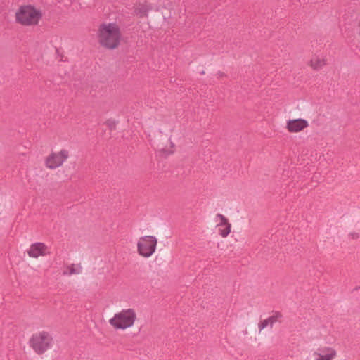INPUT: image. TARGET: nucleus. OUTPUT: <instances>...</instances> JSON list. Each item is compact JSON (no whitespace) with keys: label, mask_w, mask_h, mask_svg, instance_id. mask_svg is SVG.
I'll use <instances>...</instances> for the list:
<instances>
[{"label":"nucleus","mask_w":360,"mask_h":360,"mask_svg":"<svg viewBox=\"0 0 360 360\" xmlns=\"http://www.w3.org/2000/svg\"><path fill=\"white\" fill-rule=\"evenodd\" d=\"M99 42L109 49H115L120 44L121 34L115 23L103 24L99 28Z\"/></svg>","instance_id":"1"},{"label":"nucleus","mask_w":360,"mask_h":360,"mask_svg":"<svg viewBox=\"0 0 360 360\" xmlns=\"http://www.w3.org/2000/svg\"><path fill=\"white\" fill-rule=\"evenodd\" d=\"M174 130V123L167 124L163 122L161 131L162 147L160 150L162 156L168 157L176 151V145L172 139Z\"/></svg>","instance_id":"2"},{"label":"nucleus","mask_w":360,"mask_h":360,"mask_svg":"<svg viewBox=\"0 0 360 360\" xmlns=\"http://www.w3.org/2000/svg\"><path fill=\"white\" fill-rule=\"evenodd\" d=\"M136 319V314L133 309H123L117 313L109 320V323L116 329L124 330L132 326Z\"/></svg>","instance_id":"3"},{"label":"nucleus","mask_w":360,"mask_h":360,"mask_svg":"<svg viewBox=\"0 0 360 360\" xmlns=\"http://www.w3.org/2000/svg\"><path fill=\"white\" fill-rule=\"evenodd\" d=\"M41 14L32 6H22L16 13V20L24 25H32L38 23Z\"/></svg>","instance_id":"4"},{"label":"nucleus","mask_w":360,"mask_h":360,"mask_svg":"<svg viewBox=\"0 0 360 360\" xmlns=\"http://www.w3.org/2000/svg\"><path fill=\"white\" fill-rule=\"evenodd\" d=\"M52 341V336L44 331L33 335L30 345L37 354H42L51 347Z\"/></svg>","instance_id":"5"},{"label":"nucleus","mask_w":360,"mask_h":360,"mask_svg":"<svg viewBox=\"0 0 360 360\" xmlns=\"http://www.w3.org/2000/svg\"><path fill=\"white\" fill-rule=\"evenodd\" d=\"M156 244L157 240L154 236L141 238L137 244L138 251L141 255L148 257L155 252Z\"/></svg>","instance_id":"6"},{"label":"nucleus","mask_w":360,"mask_h":360,"mask_svg":"<svg viewBox=\"0 0 360 360\" xmlns=\"http://www.w3.org/2000/svg\"><path fill=\"white\" fill-rule=\"evenodd\" d=\"M69 151L63 149L58 153H51L46 159V166L51 169L61 166L63 162L69 158Z\"/></svg>","instance_id":"7"},{"label":"nucleus","mask_w":360,"mask_h":360,"mask_svg":"<svg viewBox=\"0 0 360 360\" xmlns=\"http://www.w3.org/2000/svg\"><path fill=\"white\" fill-rule=\"evenodd\" d=\"M311 356L313 360H335L338 352L333 347L325 346L314 351Z\"/></svg>","instance_id":"8"},{"label":"nucleus","mask_w":360,"mask_h":360,"mask_svg":"<svg viewBox=\"0 0 360 360\" xmlns=\"http://www.w3.org/2000/svg\"><path fill=\"white\" fill-rule=\"evenodd\" d=\"M309 126V122L303 118L290 119L285 123V129L290 134L302 132Z\"/></svg>","instance_id":"9"},{"label":"nucleus","mask_w":360,"mask_h":360,"mask_svg":"<svg viewBox=\"0 0 360 360\" xmlns=\"http://www.w3.org/2000/svg\"><path fill=\"white\" fill-rule=\"evenodd\" d=\"M215 221L219 235L223 238H226L231 233V224L228 219L224 215L218 214L215 216Z\"/></svg>","instance_id":"10"},{"label":"nucleus","mask_w":360,"mask_h":360,"mask_svg":"<svg viewBox=\"0 0 360 360\" xmlns=\"http://www.w3.org/2000/svg\"><path fill=\"white\" fill-rule=\"evenodd\" d=\"M47 247L42 243H36L31 245L27 254L30 257L37 258L39 256L47 255Z\"/></svg>","instance_id":"11"},{"label":"nucleus","mask_w":360,"mask_h":360,"mask_svg":"<svg viewBox=\"0 0 360 360\" xmlns=\"http://www.w3.org/2000/svg\"><path fill=\"white\" fill-rule=\"evenodd\" d=\"M309 67L314 70H319L326 65V60L321 56H314L307 63Z\"/></svg>","instance_id":"12"},{"label":"nucleus","mask_w":360,"mask_h":360,"mask_svg":"<svg viewBox=\"0 0 360 360\" xmlns=\"http://www.w3.org/2000/svg\"><path fill=\"white\" fill-rule=\"evenodd\" d=\"M67 271L63 272L64 275H72V274H79L81 272L82 267L79 266L78 268H75L74 265L68 266Z\"/></svg>","instance_id":"13"},{"label":"nucleus","mask_w":360,"mask_h":360,"mask_svg":"<svg viewBox=\"0 0 360 360\" xmlns=\"http://www.w3.org/2000/svg\"><path fill=\"white\" fill-rule=\"evenodd\" d=\"M282 316L280 313H276L275 314L269 317L270 321V326L272 327L274 323L280 321Z\"/></svg>","instance_id":"14"},{"label":"nucleus","mask_w":360,"mask_h":360,"mask_svg":"<svg viewBox=\"0 0 360 360\" xmlns=\"http://www.w3.org/2000/svg\"><path fill=\"white\" fill-rule=\"evenodd\" d=\"M270 326V321L269 319V318H267L266 319H264V321H262L259 325V328L260 330H262L265 328H266L267 326Z\"/></svg>","instance_id":"15"},{"label":"nucleus","mask_w":360,"mask_h":360,"mask_svg":"<svg viewBox=\"0 0 360 360\" xmlns=\"http://www.w3.org/2000/svg\"><path fill=\"white\" fill-rule=\"evenodd\" d=\"M106 124L108 125V127L110 129H115V125H116V123L115 121H112V120H108L106 122Z\"/></svg>","instance_id":"16"},{"label":"nucleus","mask_w":360,"mask_h":360,"mask_svg":"<svg viewBox=\"0 0 360 360\" xmlns=\"http://www.w3.org/2000/svg\"><path fill=\"white\" fill-rule=\"evenodd\" d=\"M355 237L356 238H359V235L357 233L353 234V237L352 238H354Z\"/></svg>","instance_id":"17"}]
</instances>
